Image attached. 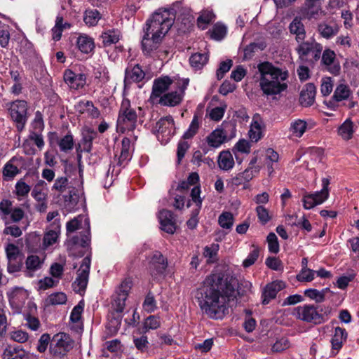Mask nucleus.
<instances>
[{
	"label": "nucleus",
	"instance_id": "48",
	"mask_svg": "<svg viewBox=\"0 0 359 359\" xmlns=\"http://www.w3.org/2000/svg\"><path fill=\"white\" fill-rule=\"evenodd\" d=\"M219 250L218 244H212L205 246L203 250V256L207 258L208 263H213L217 260V252Z\"/></svg>",
	"mask_w": 359,
	"mask_h": 359
},
{
	"label": "nucleus",
	"instance_id": "51",
	"mask_svg": "<svg viewBox=\"0 0 359 359\" xmlns=\"http://www.w3.org/2000/svg\"><path fill=\"white\" fill-rule=\"evenodd\" d=\"M215 15L211 11H204L198 18L197 23L201 29H205L208 25L213 20Z\"/></svg>",
	"mask_w": 359,
	"mask_h": 359
},
{
	"label": "nucleus",
	"instance_id": "9",
	"mask_svg": "<svg viewBox=\"0 0 359 359\" xmlns=\"http://www.w3.org/2000/svg\"><path fill=\"white\" fill-rule=\"evenodd\" d=\"M71 348V344L66 334H57L54 337L50 344V354L55 358L60 359Z\"/></svg>",
	"mask_w": 359,
	"mask_h": 359
},
{
	"label": "nucleus",
	"instance_id": "49",
	"mask_svg": "<svg viewBox=\"0 0 359 359\" xmlns=\"http://www.w3.org/2000/svg\"><path fill=\"white\" fill-rule=\"evenodd\" d=\"M234 218L231 212H224L218 218V223L223 229H231L233 224Z\"/></svg>",
	"mask_w": 359,
	"mask_h": 359
},
{
	"label": "nucleus",
	"instance_id": "46",
	"mask_svg": "<svg viewBox=\"0 0 359 359\" xmlns=\"http://www.w3.org/2000/svg\"><path fill=\"white\" fill-rule=\"evenodd\" d=\"M200 127V120L198 116L195 114L193 119L189 126V128L184 132L182 137L184 140L192 138L198 132Z\"/></svg>",
	"mask_w": 359,
	"mask_h": 359
},
{
	"label": "nucleus",
	"instance_id": "56",
	"mask_svg": "<svg viewBox=\"0 0 359 359\" xmlns=\"http://www.w3.org/2000/svg\"><path fill=\"white\" fill-rule=\"evenodd\" d=\"M7 271L10 273L18 272L22 267V257L7 259Z\"/></svg>",
	"mask_w": 359,
	"mask_h": 359
},
{
	"label": "nucleus",
	"instance_id": "42",
	"mask_svg": "<svg viewBox=\"0 0 359 359\" xmlns=\"http://www.w3.org/2000/svg\"><path fill=\"white\" fill-rule=\"evenodd\" d=\"M329 184L330 180L327 178H323L322 180L323 188L320 191L313 193V196L317 205H320L325 201L329 196Z\"/></svg>",
	"mask_w": 359,
	"mask_h": 359
},
{
	"label": "nucleus",
	"instance_id": "1",
	"mask_svg": "<svg viewBox=\"0 0 359 359\" xmlns=\"http://www.w3.org/2000/svg\"><path fill=\"white\" fill-rule=\"evenodd\" d=\"M237 285L238 280L229 273L208 276L195 295L202 313L212 319L223 318L229 313V302Z\"/></svg>",
	"mask_w": 359,
	"mask_h": 359
},
{
	"label": "nucleus",
	"instance_id": "15",
	"mask_svg": "<svg viewBox=\"0 0 359 359\" xmlns=\"http://www.w3.org/2000/svg\"><path fill=\"white\" fill-rule=\"evenodd\" d=\"M189 80H186L184 82L183 86L182 87L180 92L172 91L168 93H165L163 96L159 98L158 103L163 106L175 107L180 104L183 99L184 91L188 86Z\"/></svg>",
	"mask_w": 359,
	"mask_h": 359
},
{
	"label": "nucleus",
	"instance_id": "40",
	"mask_svg": "<svg viewBox=\"0 0 359 359\" xmlns=\"http://www.w3.org/2000/svg\"><path fill=\"white\" fill-rule=\"evenodd\" d=\"M353 134V123L347 118L338 128V135L344 140L352 138Z\"/></svg>",
	"mask_w": 359,
	"mask_h": 359
},
{
	"label": "nucleus",
	"instance_id": "4",
	"mask_svg": "<svg viewBox=\"0 0 359 359\" xmlns=\"http://www.w3.org/2000/svg\"><path fill=\"white\" fill-rule=\"evenodd\" d=\"M142 109L140 107H133L130 101L123 97L118 111L116 130L124 133L126 131H133L138 122H142Z\"/></svg>",
	"mask_w": 359,
	"mask_h": 359
},
{
	"label": "nucleus",
	"instance_id": "57",
	"mask_svg": "<svg viewBox=\"0 0 359 359\" xmlns=\"http://www.w3.org/2000/svg\"><path fill=\"white\" fill-rule=\"evenodd\" d=\"M316 271L309 268L302 269L297 275V280L300 282H311L314 279Z\"/></svg>",
	"mask_w": 359,
	"mask_h": 359
},
{
	"label": "nucleus",
	"instance_id": "30",
	"mask_svg": "<svg viewBox=\"0 0 359 359\" xmlns=\"http://www.w3.org/2000/svg\"><path fill=\"white\" fill-rule=\"evenodd\" d=\"M339 27L336 23L332 25L326 22L320 23L318 26V31L320 34L325 39H329L337 35L339 32Z\"/></svg>",
	"mask_w": 359,
	"mask_h": 359
},
{
	"label": "nucleus",
	"instance_id": "21",
	"mask_svg": "<svg viewBox=\"0 0 359 359\" xmlns=\"http://www.w3.org/2000/svg\"><path fill=\"white\" fill-rule=\"evenodd\" d=\"M64 81L71 88L78 90L85 86L86 76L84 74H75L67 69L64 73Z\"/></svg>",
	"mask_w": 359,
	"mask_h": 359
},
{
	"label": "nucleus",
	"instance_id": "18",
	"mask_svg": "<svg viewBox=\"0 0 359 359\" xmlns=\"http://www.w3.org/2000/svg\"><path fill=\"white\" fill-rule=\"evenodd\" d=\"M285 287L283 281L276 280L267 284L262 292V304H268L276 298L277 293Z\"/></svg>",
	"mask_w": 359,
	"mask_h": 359
},
{
	"label": "nucleus",
	"instance_id": "26",
	"mask_svg": "<svg viewBox=\"0 0 359 359\" xmlns=\"http://www.w3.org/2000/svg\"><path fill=\"white\" fill-rule=\"evenodd\" d=\"M97 132L88 127L84 128L82 130V138L81 144L83 147V150L86 152H90L93 147V141L97 137Z\"/></svg>",
	"mask_w": 359,
	"mask_h": 359
},
{
	"label": "nucleus",
	"instance_id": "50",
	"mask_svg": "<svg viewBox=\"0 0 359 359\" xmlns=\"http://www.w3.org/2000/svg\"><path fill=\"white\" fill-rule=\"evenodd\" d=\"M12 202L8 199H4L0 202V217L8 224L9 215L12 210Z\"/></svg>",
	"mask_w": 359,
	"mask_h": 359
},
{
	"label": "nucleus",
	"instance_id": "20",
	"mask_svg": "<svg viewBox=\"0 0 359 359\" xmlns=\"http://www.w3.org/2000/svg\"><path fill=\"white\" fill-rule=\"evenodd\" d=\"M24 168V159L20 156H14L4 167L3 174L8 178H13Z\"/></svg>",
	"mask_w": 359,
	"mask_h": 359
},
{
	"label": "nucleus",
	"instance_id": "53",
	"mask_svg": "<svg viewBox=\"0 0 359 359\" xmlns=\"http://www.w3.org/2000/svg\"><path fill=\"white\" fill-rule=\"evenodd\" d=\"M211 37L215 40H222L226 34V27L222 24H215L210 30Z\"/></svg>",
	"mask_w": 359,
	"mask_h": 359
},
{
	"label": "nucleus",
	"instance_id": "14",
	"mask_svg": "<svg viewBox=\"0 0 359 359\" xmlns=\"http://www.w3.org/2000/svg\"><path fill=\"white\" fill-rule=\"evenodd\" d=\"M158 220L160 222V228L162 231L173 234L177 228L176 219L174 214L168 210H162L158 213Z\"/></svg>",
	"mask_w": 359,
	"mask_h": 359
},
{
	"label": "nucleus",
	"instance_id": "12",
	"mask_svg": "<svg viewBox=\"0 0 359 359\" xmlns=\"http://www.w3.org/2000/svg\"><path fill=\"white\" fill-rule=\"evenodd\" d=\"M154 128L158 135H161L167 140H170L175 133V123L171 116L161 118L156 123Z\"/></svg>",
	"mask_w": 359,
	"mask_h": 359
},
{
	"label": "nucleus",
	"instance_id": "23",
	"mask_svg": "<svg viewBox=\"0 0 359 359\" xmlns=\"http://www.w3.org/2000/svg\"><path fill=\"white\" fill-rule=\"evenodd\" d=\"M145 73L142 67L138 65L133 67H128L125 71V83H138L144 79Z\"/></svg>",
	"mask_w": 359,
	"mask_h": 359
},
{
	"label": "nucleus",
	"instance_id": "60",
	"mask_svg": "<svg viewBox=\"0 0 359 359\" xmlns=\"http://www.w3.org/2000/svg\"><path fill=\"white\" fill-rule=\"evenodd\" d=\"M62 20L63 18L62 16H57L55 20V25L51 29L52 32V38L54 41H57L61 39L62 33Z\"/></svg>",
	"mask_w": 359,
	"mask_h": 359
},
{
	"label": "nucleus",
	"instance_id": "61",
	"mask_svg": "<svg viewBox=\"0 0 359 359\" xmlns=\"http://www.w3.org/2000/svg\"><path fill=\"white\" fill-rule=\"evenodd\" d=\"M143 307L148 313H152L156 309V301L151 292H149L146 296L143 303Z\"/></svg>",
	"mask_w": 359,
	"mask_h": 359
},
{
	"label": "nucleus",
	"instance_id": "16",
	"mask_svg": "<svg viewBox=\"0 0 359 359\" xmlns=\"http://www.w3.org/2000/svg\"><path fill=\"white\" fill-rule=\"evenodd\" d=\"M163 39L144 33L142 39V50L143 53L147 56L152 55L159 48Z\"/></svg>",
	"mask_w": 359,
	"mask_h": 359
},
{
	"label": "nucleus",
	"instance_id": "63",
	"mask_svg": "<svg viewBox=\"0 0 359 359\" xmlns=\"http://www.w3.org/2000/svg\"><path fill=\"white\" fill-rule=\"evenodd\" d=\"M299 45L297 50L301 57L308 55L311 52H314L316 43L302 42Z\"/></svg>",
	"mask_w": 359,
	"mask_h": 359
},
{
	"label": "nucleus",
	"instance_id": "52",
	"mask_svg": "<svg viewBox=\"0 0 359 359\" xmlns=\"http://www.w3.org/2000/svg\"><path fill=\"white\" fill-rule=\"evenodd\" d=\"M161 325L160 318L156 316H149L144 321L143 325V333L150 330H156Z\"/></svg>",
	"mask_w": 359,
	"mask_h": 359
},
{
	"label": "nucleus",
	"instance_id": "13",
	"mask_svg": "<svg viewBox=\"0 0 359 359\" xmlns=\"http://www.w3.org/2000/svg\"><path fill=\"white\" fill-rule=\"evenodd\" d=\"M121 32L118 29H108L102 33L100 36L102 46L107 48H110L112 45H115L116 53H120L123 51V47L121 46H116V43L121 39Z\"/></svg>",
	"mask_w": 359,
	"mask_h": 359
},
{
	"label": "nucleus",
	"instance_id": "2",
	"mask_svg": "<svg viewBox=\"0 0 359 359\" xmlns=\"http://www.w3.org/2000/svg\"><path fill=\"white\" fill-rule=\"evenodd\" d=\"M261 78L259 86L264 94L273 95L284 91L287 85L284 81L288 77V72L274 67L269 62L258 65Z\"/></svg>",
	"mask_w": 359,
	"mask_h": 359
},
{
	"label": "nucleus",
	"instance_id": "45",
	"mask_svg": "<svg viewBox=\"0 0 359 359\" xmlns=\"http://www.w3.org/2000/svg\"><path fill=\"white\" fill-rule=\"evenodd\" d=\"M265 48L266 44L264 42L250 43L244 48L243 60H250L254 56L255 51L258 50H262Z\"/></svg>",
	"mask_w": 359,
	"mask_h": 359
},
{
	"label": "nucleus",
	"instance_id": "47",
	"mask_svg": "<svg viewBox=\"0 0 359 359\" xmlns=\"http://www.w3.org/2000/svg\"><path fill=\"white\" fill-rule=\"evenodd\" d=\"M101 18V15L96 9L86 11L83 16L85 23L88 26H95Z\"/></svg>",
	"mask_w": 359,
	"mask_h": 359
},
{
	"label": "nucleus",
	"instance_id": "11",
	"mask_svg": "<svg viewBox=\"0 0 359 359\" xmlns=\"http://www.w3.org/2000/svg\"><path fill=\"white\" fill-rule=\"evenodd\" d=\"M168 266L167 259L158 251H156L149 262L148 270L154 278H158L164 275Z\"/></svg>",
	"mask_w": 359,
	"mask_h": 359
},
{
	"label": "nucleus",
	"instance_id": "34",
	"mask_svg": "<svg viewBox=\"0 0 359 359\" xmlns=\"http://www.w3.org/2000/svg\"><path fill=\"white\" fill-rule=\"evenodd\" d=\"M76 45L79 50L86 54L92 52L95 48L93 39L86 34L80 35L77 38Z\"/></svg>",
	"mask_w": 359,
	"mask_h": 359
},
{
	"label": "nucleus",
	"instance_id": "7",
	"mask_svg": "<svg viewBox=\"0 0 359 359\" xmlns=\"http://www.w3.org/2000/svg\"><path fill=\"white\" fill-rule=\"evenodd\" d=\"M27 103L24 100H15L10 104V116L16 123V128L19 132L25 128L27 121Z\"/></svg>",
	"mask_w": 359,
	"mask_h": 359
},
{
	"label": "nucleus",
	"instance_id": "32",
	"mask_svg": "<svg viewBox=\"0 0 359 359\" xmlns=\"http://www.w3.org/2000/svg\"><path fill=\"white\" fill-rule=\"evenodd\" d=\"M132 150L130 140L128 137H124L121 141V153L118 161L119 165H123L125 162L130 159Z\"/></svg>",
	"mask_w": 359,
	"mask_h": 359
},
{
	"label": "nucleus",
	"instance_id": "36",
	"mask_svg": "<svg viewBox=\"0 0 359 359\" xmlns=\"http://www.w3.org/2000/svg\"><path fill=\"white\" fill-rule=\"evenodd\" d=\"M72 243L74 245V249L78 246L83 248H87L90 243V232L89 227L88 229L80 233V236H75L71 239Z\"/></svg>",
	"mask_w": 359,
	"mask_h": 359
},
{
	"label": "nucleus",
	"instance_id": "3",
	"mask_svg": "<svg viewBox=\"0 0 359 359\" xmlns=\"http://www.w3.org/2000/svg\"><path fill=\"white\" fill-rule=\"evenodd\" d=\"M175 18L172 8H159L146 21L143 32L163 39L172 26Z\"/></svg>",
	"mask_w": 359,
	"mask_h": 359
},
{
	"label": "nucleus",
	"instance_id": "62",
	"mask_svg": "<svg viewBox=\"0 0 359 359\" xmlns=\"http://www.w3.org/2000/svg\"><path fill=\"white\" fill-rule=\"evenodd\" d=\"M5 252L7 259L22 257L18 246L13 243H8L5 247Z\"/></svg>",
	"mask_w": 359,
	"mask_h": 359
},
{
	"label": "nucleus",
	"instance_id": "43",
	"mask_svg": "<svg viewBox=\"0 0 359 359\" xmlns=\"http://www.w3.org/2000/svg\"><path fill=\"white\" fill-rule=\"evenodd\" d=\"M330 292V289L326 287L322 290H318L313 288L306 289L304 291V295L309 299L314 300L316 303H321L325 300L327 292Z\"/></svg>",
	"mask_w": 359,
	"mask_h": 359
},
{
	"label": "nucleus",
	"instance_id": "28",
	"mask_svg": "<svg viewBox=\"0 0 359 359\" xmlns=\"http://www.w3.org/2000/svg\"><path fill=\"white\" fill-rule=\"evenodd\" d=\"M353 93L350 87L344 83H339L337 86L332 99L335 102H341L352 98Z\"/></svg>",
	"mask_w": 359,
	"mask_h": 359
},
{
	"label": "nucleus",
	"instance_id": "31",
	"mask_svg": "<svg viewBox=\"0 0 359 359\" xmlns=\"http://www.w3.org/2000/svg\"><path fill=\"white\" fill-rule=\"evenodd\" d=\"M25 351L20 345H8L3 353V359H24Z\"/></svg>",
	"mask_w": 359,
	"mask_h": 359
},
{
	"label": "nucleus",
	"instance_id": "55",
	"mask_svg": "<svg viewBox=\"0 0 359 359\" xmlns=\"http://www.w3.org/2000/svg\"><path fill=\"white\" fill-rule=\"evenodd\" d=\"M67 295L62 292L51 294L47 299L48 304L51 305L64 304L67 302Z\"/></svg>",
	"mask_w": 359,
	"mask_h": 359
},
{
	"label": "nucleus",
	"instance_id": "25",
	"mask_svg": "<svg viewBox=\"0 0 359 359\" xmlns=\"http://www.w3.org/2000/svg\"><path fill=\"white\" fill-rule=\"evenodd\" d=\"M43 261L37 255H29L25 261L26 270L25 274L26 276L32 278L35 271L40 269L42 266Z\"/></svg>",
	"mask_w": 359,
	"mask_h": 359
},
{
	"label": "nucleus",
	"instance_id": "29",
	"mask_svg": "<svg viewBox=\"0 0 359 359\" xmlns=\"http://www.w3.org/2000/svg\"><path fill=\"white\" fill-rule=\"evenodd\" d=\"M217 163L219 168L225 171L232 169L234 166V160L229 151H222L219 153Z\"/></svg>",
	"mask_w": 359,
	"mask_h": 359
},
{
	"label": "nucleus",
	"instance_id": "5",
	"mask_svg": "<svg viewBox=\"0 0 359 359\" xmlns=\"http://www.w3.org/2000/svg\"><path fill=\"white\" fill-rule=\"evenodd\" d=\"M51 190L58 195H62L66 206L74 207L79 202L78 190L69 182L67 177H57Z\"/></svg>",
	"mask_w": 359,
	"mask_h": 359
},
{
	"label": "nucleus",
	"instance_id": "19",
	"mask_svg": "<svg viewBox=\"0 0 359 359\" xmlns=\"http://www.w3.org/2000/svg\"><path fill=\"white\" fill-rule=\"evenodd\" d=\"M60 233V224L59 220H55L51 224L50 229L44 233L43 238V249L46 250L50 246L56 243Z\"/></svg>",
	"mask_w": 359,
	"mask_h": 359
},
{
	"label": "nucleus",
	"instance_id": "8",
	"mask_svg": "<svg viewBox=\"0 0 359 359\" xmlns=\"http://www.w3.org/2000/svg\"><path fill=\"white\" fill-rule=\"evenodd\" d=\"M294 315L297 318L315 324H320L325 321L324 314L320 313L314 305L305 304L295 308Z\"/></svg>",
	"mask_w": 359,
	"mask_h": 359
},
{
	"label": "nucleus",
	"instance_id": "38",
	"mask_svg": "<svg viewBox=\"0 0 359 359\" xmlns=\"http://www.w3.org/2000/svg\"><path fill=\"white\" fill-rule=\"evenodd\" d=\"M10 304L12 306H19L22 304L25 300L26 292L20 288H15L8 294Z\"/></svg>",
	"mask_w": 359,
	"mask_h": 359
},
{
	"label": "nucleus",
	"instance_id": "35",
	"mask_svg": "<svg viewBox=\"0 0 359 359\" xmlns=\"http://www.w3.org/2000/svg\"><path fill=\"white\" fill-rule=\"evenodd\" d=\"M305 18L308 20H320L325 15L322 11L320 5L317 6H305L302 12Z\"/></svg>",
	"mask_w": 359,
	"mask_h": 359
},
{
	"label": "nucleus",
	"instance_id": "33",
	"mask_svg": "<svg viewBox=\"0 0 359 359\" xmlns=\"http://www.w3.org/2000/svg\"><path fill=\"white\" fill-rule=\"evenodd\" d=\"M289 29L291 34L296 35V39L298 42L304 41L306 32L304 26L300 19L295 18L290 24Z\"/></svg>",
	"mask_w": 359,
	"mask_h": 359
},
{
	"label": "nucleus",
	"instance_id": "41",
	"mask_svg": "<svg viewBox=\"0 0 359 359\" xmlns=\"http://www.w3.org/2000/svg\"><path fill=\"white\" fill-rule=\"evenodd\" d=\"M307 129V123L304 120L296 119L291 122L290 131L296 137H301Z\"/></svg>",
	"mask_w": 359,
	"mask_h": 359
},
{
	"label": "nucleus",
	"instance_id": "37",
	"mask_svg": "<svg viewBox=\"0 0 359 359\" xmlns=\"http://www.w3.org/2000/svg\"><path fill=\"white\" fill-rule=\"evenodd\" d=\"M208 55L207 53H196L192 54L189 58V63L195 70L201 69L208 61Z\"/></svg>",
	"mask_w": 359,
	"mask_h": 359
},
{
	"label": "nucleus",
	"instance_id": "10",
	"mask_svg": "<svg viewBox=\"0 0 359 359\" xmlns=\"http://www.w3.org/2000/svg\"><path fill=\"white\" fill-rule=\"evenodd\" d=\"M90 268V259L89 257H86L77 271V277L72 283L75 292H81L86 290L88 282Z\"/></svg>",
	"mask_w": 359,
	"mask_h": 359
},
{
	"label": "nucleus",
	"instance_id": "44",
	"mask_svg": "<svg viewBox=\"0 0 359 359\" xmlns=\"http://www.w3.org/2000/svg\"><path fill=\"white\" fill-rule=\"evenodd\" d=\"M128 296L126 293L121 294L116 292V294L113 297V302L111 303V308L116 313H121L123 311L126 306V300Z\"/></svg>",
	"mask_w": 359,
	"mask_h": 359
},
{
	"label": "nucleus",
	"instance_id": "22",
	"mask_svg": "<svg viewBox=\"0 0 359 359\" xmlns=\"http://www.w3.org/2000/svg\"><path fill=\"white\" fill-rule=\"evenodd\" d=\"M316 88L313 83H306L300 93L299 103L302 107L311 106L315 102Z\"/></svg>",
	"mask_w": 359,
	"mask_h": 359
},
{
	"label": "nucleus",
	"instance_id": "58",
	"mask_svg": "<svg viewBox=\"0 0 359 359\" xmlns=\"http://www.w3.org/2000/svg\"><path fill=\"white\" fill-rule=\"evenodd\" d=\"M6 227L3 232L6 235H11L14 238L20 237L22 234L21 229L16 224H11L10 219L8 220V224L5 223Z\"/></svg>",
	"mask_w": 359,
	"mask_h": 359
},
{
	"label": "nucleus",
	"instance_id": "6",
	"mask_svg": "<svg viewBox=\"0 0 359 359\" xmlns=\"http://www.w3.org/2000/svg\"><path fill=\"white\" fill-rule=\"evenodd\" d=\"M236 125L232 122H223L222 128H217L212 131L207 137L209 146L218 147L225 141H228L236 137Z\"/></svg>",
	"mask_w": 359,
	"mask_h": 359
},
{
	"label": "nucleus",
	"instance_id": "27",
	"mask_svg": "<svg viewBox=\"0 0 359 359\" xmlns=\"http://www.w3.org/2000/svg\"><path fill=\"white\" fill-rule=\"evenodd\" d=\"M336 57L335 53L330 50L326 49L324 50L322 55L323 63L329 67V71L333 74H338L340 72V66L334 64V60Z\"/></svg>",
	"mask_w": 359,
	"mask_h": 359
},
{
	"label": "nucleus",
	"instance_id": "64",
	"mask_svg": "<svg viewBox=\"0 0 359 359\" xmlns=\"http://www.w3.org/2000/svg\"><path fill=\"white\" fill-rule=\"evenodd\" d=\"M201 195V187L199 185L194 187L191 191V197L197 206L196 214H198L199 210L201 208L203 198L200 196Z\"/></svg>",
	"mask_w": 359,
	"mask_h": 359
},
{
	"label": "nucleus",
	"instance_id": "17",
	"mask_svg": "<svg viewBox=\"0 0 359 359\" xmlns=\"http://www.w3.org/2000/svg\"><path fill=\"white\" fill-rule=\"evenodd\" d=\"M172 83V79L168 76H161L154 79L150 98L151 100L160 98L163 96L162 95L168 90Z\"/></svg>",
	"mask_w": 359,
	"mask_h": 359
},
{
	"label": "nucleus",
	"instance_id": "54",
	"mask_svg": "<svg viewBox=\"0 0 359 359\" xmlns=\"http://www.w3.org/2000/svg\"><path fill=\"white\" fill-rule=\"evenodd\" d=\"M74 139L71 134L64 136L58 142L60 149L63 152H67L73 149Z\"/></svg>",
	"mask_w": 359,
	"mask_h": 359
},
{
	"label": "nucleus",
	"instance_id": "39",
	"mask_svg": "<svg viewBox=\"0 0 359 359\" xmlns=\"http://www.w3.org/2000/svg\"><path fill=\"white\" fill-rule=\"evenodd\" d=\"M46 186L47 184L43 180H38L32 189V197L37 201H45L47 196L46 193Z\"/></svg>",
	"mask_w": 359,
	"mask_h": 359
},
{
	"label": "nucleus",
	"instance_id": "59",
	"mask_svg": "<svg viewBox=\"0 0 359 359\" xmlns=\"http://www.w3.org/2000/svg\"><path fill=\"white\" fill-rule=\"evenodd\" d=\"M83 309V301H80L79 304L73 308L70 314V320L72 323H79L80 321Z\"/></svg>",
	"mask_w": 359,
	"mask_h": 359
},
{
	"label": "nucleus",
	"instance_id": "24",
	"mask_svg": "<svg viewBox=\"0 0 359 359\" xmlns=\"http://www.w3.org/2000/svg\"><path fill=\"white\" fill-rule=\"evenodd\" d=\"M347 337L348 334L344 328L337 327L334 329V335L331 339L332 351L334 355L342 348L344 343L346 341Z\"/></svg>",
	"mask_w": 359,
	"mask_h": 359
}]
</instances>
